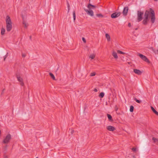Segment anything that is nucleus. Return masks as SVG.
Instances as JSON below:
<instances>
[{"instance_id":"obj_39","label":"nucleus","mask_w":158,"mask_h":158,"mask_svg":"<svg viewBox=\"0 0 158 158\" xmlns=\"http://www.w3.org/2000/svg\"><path fill=\"white\" fill-rule=\"evenodd\" d=\"M68 12H69V3H68Z\"/></svg>"},{"instance_id":"obj_1","label":"nucleus","mask_w":158,"mask_h":158,"mask_svg":"<svg viewBox=\"0 0 158 158\" xmlns=\"http://www.w3.org/2000/svg\"><path fill=\"white\" fill-rule=\"evenodd\" d=\"M151 15V21L152 23H153L155 20V14L154 10L151 8H150V11L146 10L144 13V18L148 19L149 15Z\"/></svg>"},{"instance_id":"obj_28","label":"nucleus","mask_w":158,"mask_h":158,"mask_svg":"<svg viewBox=\"0 0 158 158\" xmlns=\"http://www.w3.org/2000/svg\"><path fill=\"white\" fill-rule=\"evenodd\" d=\"M117 52L118 53H119V54H125V53L123 52L120 51V50H118L117 51Z\"/></svg>"},{"instance_id":"obj_3","label":"nucleus","mask_w":158,"mask_h":158,"mask_svg":"<svg viewBox=\"0 0 158 158\" xmlns=\"http://www.w3.org/2000/svg\"><path fill=\"white\" fill-rule=\"evenodd\" d=\"M11 139V135L10 134H8L3 139V143L5 144H7L9 142Z\"/></svg>"},{"instance_id":"obj_43","label":"nucleus","mask_w":158,"mask_h":158,"mask_svg":"<svg viewBox=\"0 0 158 158\" xmlns=\"http://www.w3.org/2000/svg\"><path fill=\"white\" fill-rule=\"evenodd\" d=\"M31 36H30V40H31Z\"/></svg>"},{"instance_id":"obj_18","label":"nucleus","mask_w":158,"mask_h":158,"mask_svg":"<svg viewBox=\"0 0 158 158\" xmlns=\"http://www.w3.org/2000/svg\"><path fill=\"white\" fill-rule=\"evenodd\" d=\"M112 55L114 57V58L117 59L118 58V56H117V53L115 52H113L112 53Z\"/></svg>"},{"instance_id":"obj_7","label":"nucleus","mask_w":158,"mask_h":158,"mask_svg":"<svg viewBox=\"0 0 158 158\" xmlns=\"http://www.w3.org/2000/svg\"><path fill=\"white\" fill-rule=\"evenodd\" d=\"M128 10V6H125L124 8L123 13L124 16H126L127 15Z\"/></svg>"},{"instance_id":"obj_11","label":"nucleus","mask_w":158,"mask_h":158,"mask_svg":"<svg viewBox=\"0 0 158 158\" xmlns=\"http://www.w3.org/2000/svg\"><path fill=\"white\" fill-rule=\"evenodd\" d=\"M16 76L18 81L19 82H22L23 81V79L20 77L19 75L18 74H16Z\"/></svg>"},{"instance_id":"obj_10","label":"nucleus","mask_w":158,"mask_h":158,"mask_svg":"<svg viewBox=\"0 0 158 158\" xmlns=\"http://www.w3.org/2000/svg\"><path fill=\"white\" fill-rule=\"evenodd\" d=\"M134 72L138 75H140L142 73V72L141 71L137 69H134Z\"/></svg>"},{"instance_id":"obj_48","label":"nucleus","mask_w":158,"mask_h":158,"mask_svg":"<svg viewBox=\"0 0 158 158\" xmlns=\"http://www.w3.org/2000/svg\"><path fill=\"white\" fill-rule=\"evenodd\" d=\"M90 0H89V2H90Z\"/></svg>"},{"instance_id":"obj_20","label":"nucleus","mask_w":158,"mask_h":158,"mask_svg":"<svg viewBox=\"0 0 158 158\" xmlns=\"http://www.w3.org/2000/svg\"><path fill=\"white\" fill-rule=\"evenodd\" d=\"M90 6H91L92 7L95 8V6L94 5H92L90 3H89L87 6V7L89 9H91V8Z\"/></svg>"},{"instance_id":"obj_19","label":"nucleus","mask_w":158,"mask_h":158,"mask_svg":"<svg viewBox=\"0 0 158 158\" xmlns=\"http://www.w3.org/2000/svg\"><path fill=\"white\" fill-rule=\"evenodd\" d=\"M49 75L51 76V78L53 80H55V77L54 75L52 73H49Z\"/></svg>"},{"instance_id":"obj_6","label":"nucleus","mask_w":158,"mask_h":158,"mask_svg":"<svg viewBox=\"0 0 158 158\" xmlns=\"http://www.w3.org/2000/svg\"><path fill=\"white\" fill-rule=\"evenodd\" d=\"M121 14L120 12H116L112 14L111 17L112 18L114 19L119 17Z\"/></svg>"},{"instance_id":"obj_37","label":"nucleus","mask_w":158,"mask_h":158,"mask_svg":"<svg viewBox=\"0 0 158 158\" xmlns=\"http://www.w3.org/2000/svg\"><path fill=\"white\" fill-rule=\"evenodd\" d=\"M5 90V89H4L2 90V92L1 93V95H2V94H3V93H4V90Z\"/></svg>"},{"instance_id":"obj_40","label":"nucleus","mask_w":158,"mask_h":158,"mask_svg":"<svg viewBox=\"0 0 158 158\" xmlns=\"http://www.w3.org/2000/svg\"><path fill=\"white\" fill-rule=\"evenodd\" d=\"M3 158H8V157L6 155H4Z\"/></svg>"},{"instance_id":"obj_9","label":"nucleus","mask_w":158,"mask_h":158,"mask_svg":"<svg viewBox=\"0 0 158 158\" xmlns=\"http://www.w3.org/2000/svg\"><path fill=\"white\" fill-rule=\"evenodd\" d=\"M106 128L109 131H113L115 129V128L114 127L111 126H107L106 127Z\"/></svg>"},{"instance_id":"obj_23","label":"nucleus","mask_w":158,"mask_h":158,"mask_svg":"<svg viewBox=\"0 0 158 158\" xmlns=\"http://www.w3.org/2000/svg\"><path fill=\"white\" fill-rule=\"evenodd\" d=\"M104 93L103 92H101V93L99 95V97L100 98H102L104 97Z\"/></svg>"},{"instance_id":"obj_45","label":"nucleus","mask_w":158,"mask_h":158,"mask_svg":"<svg viewBox=\"0 0 158 158\" xmlns=\"http://www.w3.org/2000/svg\"><path fill=\"white\" fill-rule=\"evenodd\" d=\"M137 29H138L137 28H136L135 30H137Z\"/></svg>"},{"instance_id":"obj_26","label":"nucleus","mask_w":158,"mask_h":158,"mask_svg":"<svg viewBox=\"0 0 158 158\" xmlns=\"http://www.w3.org/2000/svg\"><path fill=\"white\" fill-rule=\"evenodd\" d=\"M7 145H6L3 148V149L5 151H6L7 150Z\"/></svg>"},{"instance_id":"obj_5","label":"nucleus","mask_w":158,"mask_h":158,"mask_svg":"<svg viewBox=\"0 0 158 158\" xmlns=\"http://www.w3.org/2000/svg\"><path fill=\"white\" fill-rule=\"evenodd\" d=\"M138 55H139L141 58L144 61L148 63L149 62V61L148 59L144 55L139 53L138 54Z\"/></svg>"},{"instance_id":"obj_2","label":"nucleus","mask_w":158,"mask_h":158,"mask_svg":"<svg viewBox=\"0 0 158 158\" xmlns=\"http://www.w3.org/2000/svg\"><path fill=\"white\" fill-rule=\"evenodd\" d=\"M6 23L7 31L9 32L11 30L12 26L10 18L8 15H7L6 17Z\"/></svg>"},{"instance_id":"obj_47","label":"nucleus","mask_w":158,"mask_h":158,"mask_svg":"<svg viewBox=\"0 0 158 158\" xmlns=\"http://www.w3.org/2000/svg\"><path fill=\"white\" fill-rule=\"evenodd\" d=\"M36 158H38V157H36Z\"/></svg>"},{"instance_id":"obj_32","label":"nucleus","mask_w":158,"mask_h":158,"mask_svg":"<svg viewBox=\"0 0 158 158\" xmlns=\"http://www.w3.org/2000/svg\"><path fill=\"white\" fill-rule=\"evenodd\" d=\"M132 150L134 152H136V148H132Z\"/></svg>"},{"instance_id":"obj_33","label":"nucleus","mask_w":158,"mask_h":158,"mask_svg":"<svg viewBox=\"0 0 158 158\" xmlns=\"http://www.w3.org/2000/svg\"><path fill=\"white\" fill-rule=\"evenodd\" d=\"M22 56L23 57H25L26 56V54L24 53H22Z\"/></svg>"},{"instance_id":"obj_4","label":"nucleus","mask_w":158,"mask_h":158,"mask_svg":"<svg viewBox=\"0 0 158 158\" xmlns=\"http://www.w3.org/2000/svg\"><path fill=\"white\" fill-rule=\"evenodd\" d=\"M143 12L139 10L137 11V20L139 22L142 19V16L143 15Z\"/></svg>"},{"instance_id":"obj_35","label":"nucleus","mask_w":158,"mask_h":158,"mask_svg":"<svg viewBox=\"0 0 158 158\" xmlns=\"http://www.w3.org/2000/svg\"><path fill=\"white\" fill-rule=\"evenodd\" d=\"M24 83L23 82V81H22V82H20V85H21V86H23L24 85Z\"/></svg>"},{"instance_id":"obj_24","label":"nucleus","mask_w":158,"mask_h":158,"mask_svg":"<svg viewBox=\"0 0 158 158\" xmlns=\"http://www.w3.org/2000/svg\"><path fill=\"white\" fill-rule=\"evenodd\" d=\"M73 21L75 22L76 19V14H75V11H74L73 12Z\"/></svg>"},{"instance_id":"obj_44","label":"nucleus","mask_w":158,"mask_h":158,"mask_svg":"<svg viewBox=\"0 0 158 158\" xmlns=\"http://www.w3.org/2000/svg\"><path fill=\"white\" fill-rule=\"evenodd\" d=\"M154 0L155 1H156H156H158V0Z\"/></svg>"},{"instance_id":"obj_22","label":"nucleus","mask_w":158,"mask_h":158,"mask_svg":"<svg viewBox=\"0 0 158 158\" xmlns=\"http://www.w3.org/2000/svg\"><path fill=\"white\" fill-rule=\"evenodd\" d=\"M5 30L4 28H2L1 29V34L2 35H3L4 34Z\"/></svg>"},{"instance_id":"obj_41","label":"nucleus","mask_w":158,"mask_h":158,"mask_svg":"<svg viewBox=\"0 0 158 158\" xmlns=\"http://www.w3.org/2000/svg\"><path fill=\"white\" fill-rule=\"evenodd\" d=\"M128 26L129 27H131V23H128Z\"/></svg>"},{"instance_id":"obj_17","label":"nucleus","mask_w":158,"mask_h":158,"mask_svg":"<svg viewBox=\"0 0 158 158\" xmlns=\"http://www.w3.org/2000/svg\"><path fill=\"white\" fill-rule=\"evenodd\" d=\"M106 37L108 41H110V36L108 34L106 33Z\"/></svg>"},{"instance_id":"obj_27","label":"nucleus","mask_w":158,"mask_h":158,"mask_svg":"<svg viewBox=\"0 0 158 158\" xmlns=\"http://www.w3.org/2000/svg\"><path fill=\"white\" fill-rule=\"evenodd\" d=\"M95 57V55L94 54H92L89 56V58L91 59H94Z\"/></svg>"},{"instance_id":"obj_38","label":"nucleus","mask_w":158,"mask_h":158,"mask_svg":"<svg viewBox=\"0 0 158 158\" xmlns=\"http://www.w3.org/2000/svg\"><path fill=\"white\" fill-rule=\"evenodd\" d=\"M152 50L153 51V52L155 53L156 54L157 53V52H158V50H157L156 51L155 50Z\"/></svg>"},{"instance_id":"obj_30","label":"nucleus","mask_w":158,"mask_h":158,"mask_svg":"<svg viewBox=\"0 0 158 158\" xmlns=\"http://www.w3.org/2000/svg\"><path fill=\"white\" fill-rule=\"evenodd\" d=\"M8 56V53L7 52L6 54V55L4 56V61H5V60L6 59Z\"/></svg>"},{"instance_id":"obj_8","label":"nucleus","mask_w":158,"mask_h":158,"mask_svg":"<svg viewBox=\"0 0 158 158\" xmlns=\"http://www.w3.org/2000/svg\"><path fill=\"white\" fill-rule=\"evenodd\" d=\"M85 10L87 12V14L92 16L94 15V12L91 10H88L87 9H85Z\"/></svg>"},{"instance_id":"obj_46","label":"nucleus","mask_w":158,"mask_h":158,"mask_svg":"<svg viewBox=\"0 0 158 158\" xmlns=\"http://www.w3.org/2000/svg\"><path fill=\"white\" fill-rule=\"evenodd\" d=\"M58 68L57 69V70H58Z\"/></svg>"},{"instance_id":"obj_14","label":"nucleus","mask_w":158,"mask_h":158,"mask_svg":"<svg viewBox=\"0 0 158 158\" xmlns=\"http://www.w3.org/2000/svg\"><path fill=\"white\" fill-rule=\"evenodd\" d=\"M152 139L154 143L158 144V139L153 137L152 138Z\"/></svg>"},{"instance_id":"obj_12","label":"nucleus","mask_w":158,"mask_h":158,"mask_svg":"<svg viewBox=\"0 0 158 158\" xmlns=\"http://www.w3.org/2000/svg\"><path fill=\"white\" fill-rule=\"evenodd\" d=\"M151 109L152 111L157 115L158 116V112H157L155 109L152 106H151Z\"/></svg>"},{"instance_id":"obj_25","label":"nucleus","mask_w":158,"mask_h":158,"mask_svg":"<svg viewBox=\"0 0 158 158\" xmlns=\"http://www.w3.org/2000/svg\"><path fill=\"white\" fill-rule=\"evenodd\" d=\"M134 107L133 106H131L130 107V111L131 112H133L134 110Z\"/></svg>"},{"instance_id":"obj_36","label":"nucleus","mask_w":158,"mask_h":158,"mask_svg":"<svg viewBox=\"0 0 158 158\" xmlns=\"http://www.w3.org/2000/svg\"><path fill=\"white\" fill-rule=\"evenodd\" d=\"M74 130L73 129H71V133L72 134H73L74 132Z\"/></svg>"},{"instance_id":"obj_34","label":"nucleus","mask_w":158,"mask_h":158,"mask_svg":"<svg viewBox=\"0 0 158 158\" xmlns=\"http://www.w3.org/2000/svg\"><path fill=\"white\" fill-rule=\"evenodd\" d=\"M82 40L84 43H85L86 42L85 39V38H84L82 37Z\"/></svg>"},{"instance_id":"obj_21","label":"nucleus","mask_w":158,"mask_h":158,"mask_svg":"<svg viewBox=\"0 0 158 158\" xmlns=\"http://www.w3.org/2000/svg\"><path fill=\"white\" fill-rule=\"evenodd\" d=\"M134 99L135 101L139 103H140L142 101L141 100H139L137 99L136 98H134Z\"/></svg>"},{"instance_id":"obj_13","label":"nucleus","mask_w":158,"mask_h":158,"mask_svg":"<svg viewBox=\"0 0 158 158\" xmlns=\"http://www.w3.org/2000/svg\"><path fill=\"white\" fill-rule=\"evenodd\" d=\"M107 116L109 121H113V119H112V117L110 114H107Z\"/></svg>"},{"instance_id":"obj_16","label":"nucleus","mask_w":158,"mask_h":158,"mask_svg":"<svg viewBox=\"0 0 158 158\" xmlns=\"http://www.w3.org/2000/svg\"><path fill=\"white\" fill-rule=\"evenodd\" d=\"M23 23L25 28H27V27L28 26V24L24 20L23 21Z\"/></svg>"},{"instance_id":"obj_42","label":"nucleus","mask_w":158,"mask_h":158,"mask_svg":"<svg viewBox=\"0 0 158 158\" xmlns=\"http://www.w3.org/2000/svg\"><path fill=\"white\" fill-rule=\"evenodd\" d=\"M94 91L95 92H97L98 90L96 89L95 88L94 89Z\"/></svg>"},{"instance_id":"obj_29","label":"nucleus","mask_w":158,"mask_h":158,"mask_svg":"<svg viewBox=\"0 0 158 158\" xmlns=\"http://www.w3.org/2000/svg\"><path fill=\"white\" fill-rule=\"evenodd\" d=\"M97 16L98 17H101L102 18L103 17V16L101 14H97Z\"/></svg>"},{"instance_id":"obj_15","label":"nucleus","mask_w":158,"mask_h":158,"mask_svg":"<svg viewBox=\"0 0 158 158\" xmlns=\"http://www.w3.org/2000/svg\"><path fill=\"white\" fill-rule=\"evenodd\" d=\"M148 20V19H146L144 18V19L142 21L144 25H146Z\"/></svg>"},{"instance_id":"obj_31","label":"nucleus","mask_w":158,"mask_h":158,"mask_svg":"<svg viewBox=\"0 0 158 158\" xmlns=\"http://www.w3.org/2000/svg\"><path fill=\"white\" fill-rule=\"evenodd\" d=\"M96 74V73L95 72H93L92 73H91L90 74V76H95Z\"/></svg>"}]
</instances>
